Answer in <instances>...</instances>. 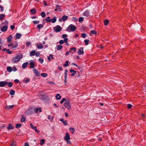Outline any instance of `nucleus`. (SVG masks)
I'll list each match as a JSON object with an SVG mask.
<instances>
[{
	"instance_id": "nucleus-36",
	"label": "nucleus",
	"mask_w": 146,
	"mask_h": 146,
	"mask_svg": "<svg viewBox=\"0 0 146 146\" xmlns=\"http://www.w3.org/2000/svg\"><path fill=\"white\" fill-rule=\"evenodd\" d=\"M22 117L21 118V122H23L26 121L25 118L23 115L22 116Z\"/></svg>"
},
{
	"instance_id": "nucleus-10",
	"label": "nucleus",
	"mask_w": 146,
	"mask_h": 146,
	"mask_svg": "<svg viewBox=\"0 0 146 146\" xmlns=\"http://www.w3.org/2000/svg\"><path fill=\"white\" fill-rule=\"evenodd\" d=\"M8 28V26L7 25L3 26L1 29V31L3 32H5L7 31Z\"/></svg>"
},
{
	"instance_id": "nucleus-7",
	"label": "nucleus",
	"mask_w": 146,
	"mask_h": 146,
	"mask_svg": "<svg viewBox=\"0 0 146 146\" xmlns=\"http://www.w3.org/2000/svg\"><path fill=\"white\" fill-rule=\"evenodd\" d=\"M7 82L6 81L0 82V87H4L5 86L7 85Z\"/></svg>"
},
{
	"instance_id": "nucleus-9",
	"label": "nucleus",
	"mask_w": 146,
	"mask_h": 146,
	"mask_svg": "<svg viewBox=\"0 0 146 146\" xmlns=\"http://www.w3.org/2000/svg\"><path fill=\"white\" fill-rule=\"evenodd\" d=\"M90 13L89 11L86 10L83 13V16L86 17H88L90 16Z\"/></svg>"
},
{
	"instance_id": "nucleus-61",
	"label": "nucleus",
	"mask_w": 146,
	"mask_h": 146,
	"mask_svg": "<svg viewBox=\"0 0 146 146\" xmlns=\"http://www.w3.org/2000/svg\"><path fill=\"white\" fill-rule=\"evenodd\" d=\"M40 52H37L36 53L35 52V54L36 56H38L40 55Z\"/></svg>"
},
{
	"instance_id": "nucleus-62",
	"label": "nucleus",
	"mask_w": 146,
	"mask_h": 146,
	"mask_svg": "<svg viewBox=\"0 0 146 146\" xmlns=\"http://www.w3.org/2000/svg\"><path fill=\"white\" fill-rule=\"evenodd\" d=\"M0 8H1V12H3V7H2V6L0 5Z\"/></svg>"
},
{
	"instance_id": "nucleus-21",
	"label": "nucleus",
	"mask_w": 146,
	"mask_h": 146,
	"mask_svg": "<svg viewBox=\"0 0 146 146\" xmlns=\"http://www.w3.org/2000/svg\"><path fill=\"white\" fill-rule=\"evenodd\" d=\"M70 50L72 51L71 52H72V53H74L76 51V48L75 47H73L71 48L70 49Z\"/></svg>"
},
{
	"instance_id": "nucleus-5",
	"label": "nucleus",
	"mask_w": 146,
	"mask_h": 146,
	"mask_svg": "<svg viewBox=\"0 0 146 146\" xmlns=\"http://www.w3.org/2000/svg\"><path fill=\"white\" fill-rule=\"evenodd\" d=\"M77 53L78 55L83 54H84L83 48L82 47H80Z\"/></svg>"
},
{
	"instance_id": "nucleus-8",
	"label": "nucleus",
	"mask_w": 146,
	"mask_h": 146,
	"mask_svg": "<svg viewBox=\"0 0 146 146\" xmlns=\"http://www.w3.org/2000/svg\"><path fill=\"white\" fill-rule=\"evenodd\" d=\"M30 125L32 128L34 129L35 131L37 133H39V131L38 130H37L36 127V126H34L33 125L32 123L30 124Z\"/></svg>"
},
{
	"instance_id": "nucleus-55",
	"label": "nucleus",
	"mask_w": 146,
	"mask_h": 146,
	"mask_svg": "<svg viewBox=\"0 0 146 146\" xmlns=\"http://www.w3.org/2000/svg\"><path fill=\"white\" fill-rule=\"evenodd\" d=\"M68 35L66 34H63L62 36V37L63 38H65Z\"/></svg>"
},
{
	"instance_id": "nucleus-14",
	"label": "nucleus",
	"mask_w": 146,
	"mask_h": 146,
	"mask_svg": "<svg viewBox=\"0 0 146 146\" xmlns=\"http://www.w3.org/2000/svg\"><path fill=\"white\" fill-rule=\"evenodd\" d=\"M30 81V79L27 78H25L23 80V81L25 83H27L28 82H29Z\"/></svg>"
},
{
	"instance_id": "nucleus-49",
	"label": "nucleus",
	"mask_w": 146,
	"mask_h": 146,
	"mask_svg": "<svg viewBox=\"0 0 146 146\" xmlns=\"http://www.w3.org/2000/svg\"><path fill=\"white\" fill-rule=\"evenodd\" d=\"M11 146H16V143L15 141L12 142Z\"/></svg>"
},
{
	"instance_id": "nucleus-23",
	"label": "nucleus",
	"mask_w": 146,
	"mask_h": 146,
	"mask_svg": "<svg viewBox=\"0 0 146 146\" xmlns=\"http://www.w3.org/2000/svg\"><path fill=\"white\" fill-rule=\"evenodd\" d=\"M68 18V16L64 15L62 17V19L63 21H64L66 20Z\"/></svg>"
},
{
	"instance_id": "nucleus-59",
	"label": "nucleus",
	"mask_w": 146,
	"mask_h": 146,
	"mask_svg": "<svg viewBox=\"0 0 146 146\" xmlns=\"http://www.w3.org/2000/svg\"><path fill=\"white\" fill-rule=\"evenodd\" d=\"M63 124L65 125H67L68 124L66 122V121H64L62 122Z\"/></svg>"
},
{
	"instance_id": "nucleus-48",
	"label": "nucleus",
	"mask_w": 146,
	"mask_h": 146,
	"mask_svg": "<svg viewBox=\"0 0 146 146\" xmlns=\"http://www.w3.org/2000/svg\"><path fill=\"white\" fill-rule=\"evenodd\" d=\"M69 63L68 61H66L65 64H64L63 65L64 66H68V64Z\"/></svg>"
},
{
	"instance_id": "nucleus-2",
	"label": "nucleus",
	"mask_w": 146,
	"mask_h": 146,
	"mask_svg": "<svg viewBox=\"0 0 146 146\" xmlns=\"http://www.w3.org/2000/svg\"><path fill=\"white\" fill-rule=\"evenodd\" d=\"M64 106L68 110L71 109V103L68 100H66L64 103Z\"/></svg>"
},
{
	"instance_id": "nucleus-3",
	"label": "nucleus",
	"mask_w": 146,
	"mask_h": 146,
	"mask_svg": "<svg viewBox=\"0 0 146 146\" xmlns=\"http://www.w3.org/2000/svg\"><path fill=\"white\" fill-rule=\"evenodd\" d=\"M62 29L60 26L58 25H57L53 28L54 31L56 32H60Z\"/></svg>"
},
{
	"instance_id": "nucleus-51",
	"label": "nucleus",
	"mask_w": 146,
	"mask_h": 146,
	"mask_svg": "<svg viewBox=\"0 0 146 146\" xmlns=\"http://www.w3.org/2000/svg\"><path fill=\"white\" fill-rule=\"evenodd\" d=\"M90 33L92 34H96L97 32L95 30H92L90 31Z\"/></svg>"
},
{
	"instance_id": "nucleus-28",
	"label": "nucleus",
	"mask_w": 146,
	"mask_h": 146,
	"mask_svg": "<svg viewBox=\"0 0 146 146\" xmlns=\"http://www.w3.org/2000/svg\"><path fill=\"white\" fill-rule=\"evenodd\" d=\"M7 70L8 72H11L12 71V68L10 66H8L7 67Z\"/></svg>"
},
{
	"instance_id": "nucleus-58",
	"label": "nucleus",
	"mask_w": 146,
	"mask_h": 146,
	"mask_svg": "<svg viewBox=\"0 0 146 146\" xmlns=\"http://www.w3.org/2000/svg\"><path fill=\"white\" fill-rule=\"evenodd\" d=\"M64 43V41L63 40H61L59 41V43L60 44H62Z\"/></svg>"
},
{
	"instance_id": "nucleus-20",
	"label": "nucleus",
	"mask_w": 146,
	"mask_h": 146,
	"mask_svg": "<svg viewBox=\"0 0 146 146\" xmlns=\"http://www.w3.org/2000/svg\"><path fill=\"white\" fill-rule=\"evenodd\" d=\"M31 14L34 15L36 13V10L35 9H31L30 11Z\"/></svg>"
},
{
	"instance_id": "nucleus-53",
	"label": "nucleus",
	"mask_w": 146,
	"mask_h": 146,
	"mask_svg": "<svg viewBox=\"0 0 146 146\" xmlns=\"http://www.w3.org/2000/svg\"><path fill=\"white\" fill-rule=\"evenodd\" d=\"M86 35V34L85 33H82L81 34L82 37L83 38H85Z\"/></svg>"
},
{
	"instance_id": "nucleus-12",
	"label": "nucleus",
	"mask_w": 146,
	"mask_h": 146,
	"mask_svg": "<svg viewBox=\"0 0 146 146\" xmlns=\"http://www.w3.org/2000/svg\"><path fill=\"white\" fill-rule=\"evenodd\" d=\"M69 71L71 73H72V72H73L71 74V75L72 76H74L75 75V74L76 73V70H75L72 69H70L69 70Z\"/></svg>"
},
{
	"instance_id": "nucleus-33",
	"label": "nucleus",
	"mask_w": 146,
	"mask_h": 146,
	"mask_svg": "<svg viewBox=\"0 0 146 146\" xmlns=\"http://www.w3.org/2000/svg\"><path fill=\"white\" fill-rule=\"evenodd\" d=\"M50 17H47L45 19L46 21H47V22H49L51 21V19H50Z\"/></svg>"
},
{
	"instance_id": "nucleus-44",
	"label": "nucleus",
	"mask_w": 146,
	"mask_h": 146,
	"mask_svg": "<svg viewBox=\"0 0 146 146\" xmlns=\"http://www.w3.org/2000/svg\"><path fill=\"white\" fill-rule=\"evenodd\" d=\"M84 20V18L82 17H80L78 19V21L80 22H82Z\"/></svg>"
},
{
	"instance_id": "nucleus-32",
	"label": "nucleus",
	"mask_w": 146,
	"mask_h": 146,
	"mask_svg": "<svg viewBox=\"0 0 146 146\" xmlns=\"http://www.w3.org/2000/svg\"><path fill=\"white\" fill-rule=\"evenodd\" d=\"M104 25H107L109 23V21L107 19H105L104 21Z\"/></svg>"
},
{
	"instance_id": "nucleus-16",
	"label": "nucleus",
	"mask_w": 146,
	"mask_h": 146,
	"mask_svg": "<svg viewBox=\"0 0 146 146\" xmlns=\"http://www.w3.org/2000/svg\"><path fill=\"white\" fill-rule=\"evenodd\" d=\"M28 62H26L25 63H24L22 66V68L23 69H25L27 67L28 64Z\"/></svg>"
},
{
	"instance_id": "nucleus-56",
	"label": "nucleus",
	"mask_w": 146,
	"mask_h": 146,
	"mask_svg": "<svg viewBox=\"0 0 146 146\" xmlns=\"http://www.w3.org/2000/svg\"><path fill=\"white\" fill-rule=\"evenodd\" d=\"M27 46H29L31 44L30 42H26Z\"/></svg>"
},
{
	"instance_id": "nucleus-26",
	"label": "nucleus",
	"mask_w": 146,
	"mask_h": 146,
	"mask_svg": "<svg viewBox=\"0 0 146 146\" xmlns=\"http://www.w3.org/2000/svg\"><path fill=\"white\" fill-rule=\"evenodd\" d=\"M38 111L40 112L42 111L41 109L40 108L36 109L35 111V113H37L38 112Z\"/></svg>"
},
{
	"instance_id": "nucleus-18",
	"label": "nucleus",
	"mask_w": 146,
	"mask_h": 146,
	"mask_svg": "<svg viewBox=\"0 0 146 146\" xmlns=\"http://www.w3.org/2000/svg\"><path fill=\"white\" fill-rule=\"evenodd\" d=\"M36 51L35 50H33L31 51L30 52V55L31 56H34L35 55Z\"/></svg>"
},
{
	"instance_id": "nucleus-34",
	"label": "nucleus",
	"mask_w": 146,
	"mask_h": 146,
	"mask_svg": "<svg viewBox=\"0 0 146 146\" xmlns=\"http://www.w3.org/2000/svg\"><path fill=\"white\" fill-rule=\"evenodd\" d=\"M62 48V46L61 45H58L57 46L56 49L58 50L61 49Z\"/></svg>"
},
{
	"instance_id": "nucleus-57",
	"label": "nucleus",
	"mask_w": 146,
	"mask_h": 146,
	"mask_svg": "<svg viewBox=\"0 0 146 146\" xmlns=\"http://www.w3.org/2000/svg\"><path fill=\"white\" fill-rule=\"evenodd\" d=\"M33 22L35 24H36L38 23H39V21H34Z\"/></svg>"
},
{
	"instance_id": "nucleus-47",
	"label": "nucleus",
	"mask_w": 146,
	"mask_h": 146,
	"mask_svg": "<svg viewBox=\"0 0 146 146\" xmlns=\"http://www.w3.org/2000/svg\"><path fill=\"white\" fill-rule=\"evenodd\" d=\"M6 51L8 54H10L12 53V51L10 50L9 49H7Z\"/></svg>"
},
{
	"instance_id": "nucleus-13",
	"label": "nucleus",
	"mask_w": 146,
	"mask_h": 146,
	"mask_svg": "<svg viewBox=\"0 0 146 146\" xmlns=\"http://www.w3.org/2000/svg\"><path fill=\"white\" fill-rule=\"evenodd\" d=\"M56 8L55 9L54 11H56L58 10L60 11H61V9H60V6H59L58 5H56Z\"/></svg>"
},
{
	"instance_id": "nucleus-24",
	"label": "nucleus",
	"mask_w": 146,
	"mask_h": 146,
	"mask_svg": "<svg viewBox=\"0 0 146 146\" xmlns=\"http://www.w3.org/2000/svg\"><path fill=\"white\" fill-rule=\"evenodd\" d=\"M25 113L27 115H31V114L30 110L26 111Z\"/></svg>"
},
{
	"instance_id": "nucleus-50",
	"label": "nucleus",
	"mask_w": 146,
	"mask_h": 146,
	"mask_svg": "<svg viewBox=\"0 0 146 146\" xmlns=\"http://www.w3.org/2000/svg\"><path fill=\"white\" fill-rule=\"evenodd\" d=\"M39 62L41 63H42L43 62L44 60L42 58H40L38 59Z\"/></svg>"
},
{
	"instance_id": "nucleus-45",
	"label": "nucleus",
	"mask_w": 146,
	"mask_h": 146,
	"mask_svg": "<svg viewBox=\"0 0 146 146\" xmlns=\"http://www.w3.org/2000/svg\"><path fill=\"white\" fill-rule=\"evenodd\" d=\"M41 75L43 77H45L47 76V74L45 73H43L41 74Z\"/></svg>"
},
{
	"instance_id": "nucleus-4",
	"label": "nucleus",
	"mask_w": 146,
	"mask_h": 146,
	"mask_svg": "<svg viewBox=\"0 0 146 146\" xmlns=\"http://www.w3.org/2000/svg\"><path fill=\"white\" fill-rule=\"evenodd\" d=\"M68 28L70 29V31H75L76 29V27L74 25L72 24L70 25L69 26Z\"/></svg>"
},
{
	"instance_id": "nucleus-43",
	"label": "nucleus",
	"mask_w": 146,
	"mask_h": 146,
	"mask_svg": "<svg viewBox=\"0 0 146 146\" xmlns=\"http://www.w3.org/2000/svg\"><path fill=\"white\" fill-rule=\"evenodd\" d=\"M7 85L9 87H11L13 85V83L11 82H7Z\"/></svg>"
},
{
	"instance_id": "nucleus-35",
	"label": "nucleus",
	"mask_w": 146,
	"mask_h": 146,
	"mask_svg": "<svg viewBox=\"0 0 146 146\" xmlns=\"http://www.w3.org/2000/svg\"><path fill=\"white\" fill-rule=\"evenodd\" d=\"M18 46V44L17 43H16L15 44L14 46H12V47H11L10 48L11 49H15L17 48V46Z\"/></svg>"
},
{
	"instance_id": "nucleus-17",
	"label": "nucleus",
	"mask_w": 146,
	"mask_h": 146,
	"mask_svg": "<svg viewBox=\"0 0 146 146\" xmlns=\"http://www.w3.org/2000/svg\"><path fill=\"white\" fill-rule=\"evenodd\" d=\"M13 38V36L12 35H10L7 38V40L8 42L10 43L11 41V40Z\"/></svg>"
},
{
	"instance_id": "nucleus-11",
	"label": "nucleus",
	"mask_w": 146,
	"mask_h": 146,
	"mask_svg": "<svg viewBox=\"0 0 146 146\" xmlns=\"http://www.w3.org/2000/svg\"><path fill=\"white\" fill-rule=\"evenodd\" d=\"M33 72L36 75L39 76H40V72L38 71L37 69L35 68H34L33 69Z\"/></svg>"
},
{
	"instance_id": "nucleus-22",
	"label": "nucleus",
	"mask_w": 146,
	"mask_h": 146,
	"mask_svg": "<svg viewBox=\"0 0 146 146\" xmlns=\"http://www.w3.org/2000/svg\"><path fill=\"white\" fill-rule=\"evenodd\" d=\"M43 26L44 24H39L37 26V28L38 29H40L41 28L43 27Z\"/></svg>"
},
{
	"instance_id": "nucleus-39",
	"label": "nucleus",
	"mask_w": 146,
	"mask_h": 146,
	"mask_svg": "<svg viewBox=\"0 0 146 146\" xmlns=\"http://www.w3.org/2000/svg\"><path fill=\"white\" fill-rule=\"evenodd\" d=\"M45 140L44 139H41L40 140V144L42 145L44 143Z\"/></svg>"
},
{
	"instance_id": "nucleus-29",
	"label": "nucleus",
	"mask_w": 146,
	"mask_h": 146,
	"mask_svg": "<svg viewBox=\"0 0 146 146\" xmlns=\"http://www.w3.org/2000/svg\"><path fill=\"white\" fill-rule=\"evenodd\" d=\"M14 128V127L11 124H9L8 125V126L7 127L8 129H13Z\"/></svg>"
},
{
	"instance_id": "nucleus-25",
	"label": "nucleus",
	"mask_w": 146,
	"mask_h": 146,
	"mask_svg": "<svg viewBox=\"0 0 146 146\" xmlns=\"http://www.w3.org/2000/svg\"><path fill=\"white\" fill-rule=\"evenodd\" d=\"M21 35L20 33H17L16 34V39H19L20 38Z\"/></svg>"
},
{
	"instance_id": "nucleus-42",
	"label": "nucleus",
	"mask_w": 146,
	"mask_h": 146,
	"mask_svg": "<svg viewBox=\"0 0 146 146\" xmlns=\"http://www.w3.org/2000/svg\"><path fill=\"white\" fill-rule=\"evenodd\" d=\"M21 126V125L20 123H17L16 124L15 127L16 128H18L20 127Z\"/></svg>"
},
{
	"instance_id": "nucleus-60",
	"label": "nucleus",
	"mask_w": 146,
	"mask_h": 146,
	"mask_svg": "<svg viewBox=\"0 0 146 146\" xmlns=\"http://www.w3.org/2000/svg\"><path fill=\"white\" fill-rule=\"evenodd\" d=\"M17 70V68L15 67H13L12 68V70H13L14 71H16Z\"/></svg>"
},
{
	"instance_id": "nucleus-30",
	"label": "nucleus",
	"mask_w": 146,
	"mask_h": 146,
	"mask_svg": "<svg viewBox=\"0 0 146 146\" xmlns=\"http://www.w3.org/2000/svg\"><path fill=\"white\" fill-rule=\"evenodd\" d=\"M37 48L39 49H41L43 48V46L41 44H38L37 45Z\"/></svg>"
},
{
	"instance_id": "nucleus-41",
	"label": "nucleus",
	"mask_w": 146,
	"mask_h": 146,
	"mask_svg": "<svg viewBox=\"0 0 146 146\" xmlns=\"http://www.w3.org/2000/svg\"><path fill=\"white\" fill-rule=\"evenodd\" d=\"M69 130L70 131H71V132L72 134H74V130H75L74 128H70L69 129Z\"/></svg>"
},
{
	"instance_id": "nucleus-40",
	"label": "nucleus",
	"mask_w": 146,
	"mask_h": 146,
	"mask_svg": "<svg viewBox=\"0 0 146 146\" xmlns=\"http://www.w3.org/2000/svg\"><path fill=\"white\" fill-rule=\"evenodd\" d=\"M56 17H55L54 18L51 19V21L52 22V23H54L56 22Z\"/></svg>"
},
{
	"instance_id": "nucleus-6",
	"label": "nucleus",
	"mask_w": 146,
	"mask_h": 146,
	"mask_svg": "<svg viewBox=\"0 0 146 146\" xmlns=\"http://www.w3.org/2000/svg\"><path fill=\"white\" fill-rule=\"evenodd\" d=\"M66 136L64 137V139L66 141H67L68 140H69L70 139V136L67 132L66 133Z\"/></svg>"
},
{
	"instance_id": "nucleus-37",
	"label": "nucleus",
	"mask_w": 146,
	"mask_h": 146,
	"mask_svg": "<svg viewBox=\"0 0 146 146\" xmlns=\"http://www.w3.org/2000/svg\"><path fill=\"white\" fill-rule=\"evenodd\" d=\"M40 14L42 17H44L46 16L45 13L44 12H41L40 13Z\"/></svg>"
},
{
	"instance_id": "nucleus-52",
	"label": "nucleus",
	"mask_w": 146,
	"mask_h": 146,
	"mask_svg": "<svg viewBox=\"0 0 146 146\" xmlns=\"http://www.w3.org/2000/svg\"><path fill=\"white\" fill-rule=\"evenodd\" d=\"M48 119H51V120H52L54 118V117H53V116L51 117L50 115H49L48 116Z\"/></svg>"
},
{
	"instance_id": "nucleus-27",
	"label": "nucleus",
	"mask_w": 146,
	"mask_h": 146,
	"mask_svg": "<svg viewBox=\"0 0 146 146\" xmlns=\"http://www.w3.org/2000/svg\"><path fill=\"white\" fill-rule=\"evenodd\" d=\"M29 64L30 65V67L31 68H33L35 66V64L33 62H30Z\"/></svg>"
},
{
	"instance_id": "nucleus-1",
	"label": "nucleus",
	"mask_w": 146,
	"mask_h": 146,
	"mask_svg": "<svg viewBox=\"0 0 146 146\" xmlns=\"http://www.w3.org/2000/svg\"><path fill=\"white\" fill-rule=\"evenodd\" d=\"M23 55L22 54H20L16 55L15 57L13 58L11 60V62L13 63H17L22 58Z\"/></svg>"
},
{
	"instance_id": "nucleus-19",
	"label": "nucleus",
	"mask_w": 146,
	"mask_h": 146,
	"mask_svg": "<svg viewBox=\"0 0 146 146\" xmlns=\"http://www.w3.org/2000/svg\"><path fill=\"white\" fill-rule=\"evenodd\" d=\"M55 97L56 98L57 100H60L61 99V96L59 94H57L55 96Z\"/></svg>"
},
{
	"instance_id": "nucleus-46",
	"label": "nucleus",
	"mask_w": 146,
	"mask_h": 146,
	"mask_svg": "<svg viewBox=\"0 0 146 146\" xmlns=\"http://www.w3.org/2000/svg\"><path fill=\"white\" fill-rule=\"evenodd\" d=\"M66 100L65 98H63L62 100L60 101V103L61 104H62L65 101V102L66 101Z\"/></svg>"
},
{
	"instance_id": "nucleus-15",
	"label": "nucleus",
	"mask_w": 146,
	"mask_h": 146,
	"mask_svg": "<svg viewBox=\"0 0 146 146\" xmlns=\"http://www.w3.org/2000/svg\"><path fill=\"white\" fill-rule=\"evenodd\" d=\"M15 106V105H12L11 106H7L5 107V108L7 110H10L11 109L13 108Z\"/></svg>"
},
{
	"instance_id": "nucleus-31",
	"label": "nucleus",
	"mask_w": 146,
	"mask_h": 146,
	"mask_svg": "<svg viewBox=\"0 0 146 146\" xmlns=\"http://www.w3.org/2000/svg\"><path fill=\"white\" fill-rule=\"evenodd\" d=\"M5 17V15L3 14H0V19L1 21H2L3 20V19L4 17Z\"/></svg>"
},
{
	"instance_id": "nucleus-63",
	"label": "nucleus",
	"mask_w": 146,
	"mask_h": 146,
	"mask_svg": "<svg viewBox=\"0 0 146 146\" xmlns=\"http://www.w3.org/2000/svg\"><path fill=\"white\" fill-rule=\"evenodd\" d=\"M132 106L130 104H129L127 105V107L129 109H130L131 108Z\"/></svg>"
},
{
	"instance_id": "nucleus-64",
	"label": "nucleus",
	"mask_w": 146,
	"mask_h": 146,
	"mask_svg": "<svg viewBox=\"0 0 146 146\" xmlns=\"http://www.w3.org/2000/svg\"><path fill=\"white\" fill-rule=\"evenodd\" d=\"M68 40V38H64V42L65 43H66L67 42Z\"/></svg>"
},
{
	"instance_id": "nucleus-54",
	"label": "nucleus",
	"mask_w": 146,
	"mask_h": 146,
	"mask_svg": "<svg viewBox=\"0 0 146 146\" xmlns=\"http://www.w3.org/2000/svg\"><path fill=\"white\" fill-rule=\"evenodd\" d=\"M89 42V40H84V42L85 43L86 45H87L88 44V42Z\"/></svg>"
},
{
	"instance_id": "nucleus-38",
	"label": "nucleus",
	"mask_w": 146,
	"mask_h": 146,
	"mask_svg": "<svg viewBox=\"0 0 146 146\" xmlns=\"http://www.w3.org/2000/svg\"><path fill=\"white\" fill-rule=\"evenodd\" d=\"M9 93L10 95H13L15 94V91L13 90H11L10 91Z\"/></svg>"
}]
</instances>
